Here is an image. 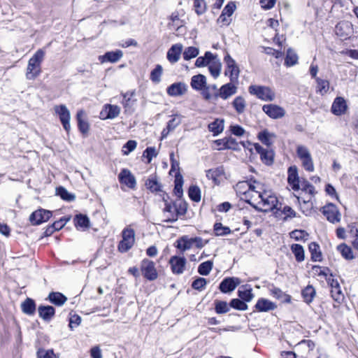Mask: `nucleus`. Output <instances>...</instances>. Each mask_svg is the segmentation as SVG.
<instances>
[{
    "instance_id": "61",
    "label": "nucleus",
    "mask_w": 358,
    "mask_h": 358,
    "mask_svg": "<svg viewBox=\"0 0 358 358\" xmlns=\"http://www.w3.org/2000/svg\"><path fill=\"white\" fill-rule=\"evenodd\" d=\"M269 292L271 295H272L273 297L276 299H280L285 298V301L289 300L287 299V298H289V296L285 294L278 287H272L271 288L269 289Z\"/></svg>"
},
{
    "instance_id": "56",
    "label": "nucleus",
    "mask_w": 358,
    "mask_h": 358,
    "mask_svg": "<svg viewBox=\"0 0 358 358\" xmlns=\"http://www.w3.org/2000/svg\"><path fill=\"white\" fill-rule=\"evenodd\" d=\"M223 173L222 168H216L209 169L206 171V177L209 180H212L214 182H217L218 178Z\"/></svg>"
},
{
    "instance_id": "52",
    "label": "nucleus",
    "mask_w": 358,
    "mask_h": 358,
    "mask_svg": "<svg viewBox=\"0 0 358 358\" xmlns=\"http://www.w3.org/2000/svg\"><path fill=\"white\" fill-rule=\"evenodd\" d=\"M213 267L212 261H206L201 263L198 267V273L201 275H208Z\"/></svg>"
},
{
    "instance_id": "8",
    "label": "nucleus",
    "mask_w": 358,
    "mask_h": 358,
    "mask_svg": "<svg viewBox=\"0 0 358 358\" xmlns=\"http://www.w3.org/2000/svg\"><path fill=\"white\" fill-rule=\"evenodd\" d=\"M141 271L144 278L148 280H155L158 277L155 263L148 259H144L141 261Z\"/></svg>"
},
{
    "instance_id": "60",
    "label": "nucleus",
    "mask_w": 358,
    "mask_h": 358,
    "mask_svg": "<svg viewBox=\"0 0 358 358\" xmlns=\"http://www.w3.org/2000/svg\"><path fill=\"white\" fill-rule=\"evenodd\" d=\"M300 188H301L303 191L308 192L311 196H313L315 194L314 186L305 179L301 180L300 182Z\"/></svg>"
},
{
    "instance_id": "10",
    "label": "nucleus",
    "mask_w": 358,
    "mask_h": 358,
    "mask_svg": "<svg viewBox=\"0 0 358 358\" xmlns=\"http://www.w3.org/2000/svg\"><path fill=\"white\" fill-rule=\"evenodd\" d=\"M56 113L58 114L62 126L66 132L71 129L70 119L71 113L65 105L56 106L55 107Z\"/></svg>"
},
{
    "instance_id": "11",
    "label": "nucleus",
    "mask_w": 358,
    "mask_h": 358,
    "mask_svg": "<svg viewBox=\"0 0 358 358\" xmlns=\"http://www.w3.org/2000/svg\"><path fill=\"white\" fill-rule=\"evenodd\" d=\"M238 82H232L230 81L228 83H226L221 86L219 89V92H217V96L223 100H227L235 94H236L238 90V87L236 84Z\"/></svg>"
},
{
    "instance_id": "21",
    "label": "nucleus",
    "mask_w": 358,
    "mask_h": 358,
    "mask_svg": "<svg viewBox=\"0 0 358 358\" xmlns=\"http://www.w3.org/2000/svg\"><path fill=\"white\" fill-rule=\"evenodd\" d=\"M322 213L331 223L338 222L340 221V214L336 210V206L333 204L324 206L322 208Z\"/></svg>"
},
{
    "instance_id": "46",
    "label": "nucleus",
    "mask_w": 358,
    "mask_h": 358,
    "mask_svg": "<svg viewBox=\"0 0 358 358\" xmlns=\"http://www.w3.org/2000/svg\"><path fill=\"white\" fill-rule=\"evenodd\" d=\"M215 234L217 236H227L231 233L229 227L223 226L221 222H216L213 226Z\"/></svg>"
},
{
    "instance_id": "20",
    "label": "nucleus",
    "mask_w": 358,
    "mask_h": 358,
    "mask_svg": "<svg viewBox=\"0 0 358 358\" xmlns=\"http://www.w3.org/2000/svg\"><path fill=\"white\" fill-rule=\"evenodd\" d=\"M300 180L298 176L297 168L295 166H290L288 169V177L287 182L289 185L294 191H297L300 189Z\"/></svg>"
},
{
    "instance_id": "14",
    "label": "nucleus",
    "mask_w": 358,
    "mask_h": 358,
    "mask_svg": "<svg viewBox=\"0 0 358 358\" xmlns=\"http://www.w3.org/2000/svg\"><path fill=\"white\" fill-rule=\"evenodd\" d=\"M255 151L260 155L262 162L266 165L273 163L274 152L271 149H265L258 143L254 144Z\"/></svg>"
},
{
    "instance_id": "48",
    "label": "nucleus",
    "mask_w": 358,
    "mask_h": 358,
    "mask_svg": "<svg viewBox=\"0 0 358 358\" xmlns=\"http://www.w3.org/2000/svg\"><path fill=\"white\" fill-rule=\"evenodd\" d=\"M302 296L307 303H310L315 296V290L311 285H308L303 291Z\"/></svg>"
},
{
    "instance_id": "44",
    "label": "nucleus",
    "mask_w": 358,
    "mask_h": 358,
    "mask_svg": "<svg viewBox=\"0 0 358 358\" xmlns=\"http://www.w3.org/2000/svg\"><path fill=\"white\" fill-rule=\"evenodd\" d=\"M56 194L66 201H73L76 199L75 194L69 192L64 187H57L56 189Z\"/></svg>"
},
{
    "instance_id": "31",
    "label": "nucleus",
    "mask_w": 358,
    "mask_h": 358,
    "mask_svg": "<svg viewBox=\"0 0 358 358\" xmlns=\"http://www.w3.org/2000/svg\"><path fill=\"white\" fill-rule=\"evenodd\" d=\"M193 245V238H189L187 236L180 237L176 242V247L182 252L189 250Z\"/></svg>"
},
{
    "instance_id": "49",
    "label": "nucleus",
    "mask_w": 358,
    "mask_h": 358,
    "mask_svg": "<svg viewBox=\"0 0 358 358\" xmlns=\"http://www.w3.org/2000/svg\"><path fill=\"white\" fill-rule=\"evenodd\" d=\"M230 303L228 304L226 301H215V310L217 314L227 313L230 310Z\"/></svg>"
},
{
    "instance_id": "18",
    "label": "nucleus",
    "mask_w": 358,
    "mask_h": 358,
    "mask_svg": "<svg viewBox=\"0 0 358 358\" xmlns=\"http://www.w3.org/2000/svg\"><path fill=\"white\" fill-rule=\"evenodd\" d=\"M120 107L117 105L106 104L100 115L103 120L114 119L120 115Z\"/></svg>"
},
{
    "instance_id": "53",
    "label": "nucleus",
    "mask_w": 358,
    "mask_h": 358,
    "mask_svg": "<svg viewBox=\"0 0 358 358\" xmlns=\"http://www.w3.org/2000/svg\"><path fill=\"white\" fill-rule=\"evenodd\" d=\"M70 220L69 217H62L57 221H55L51 227H50L47 231H50V233H52L54 231H58L61 229H62L67 222H69Z\"/></svg>"
},
{
    "instance_id": "27",
    "label": "nucleus",
    "mask_w": 358,
    "mask_h": 358,
    "mask_svg": "<svg viewBox=\"0 0 358 358\" xmlns=\"http://www.w3.org/2000/svg\"><path fill=\"white\" fill-rule=\"evenodd\" d=\"M39 317L43 320L49 322L55 314V309L51 306H40L38 308Z\"/></svg>"
},
{
    "instance_id": "40",
    "label": "nucleus",
    "mask_w": 358,
    "mask_h": 358,
    "mask_svg": "<svg viewBox=\"0 0 358 358\" xmlns=\"http://www.w3.org/2000/svg\"><path fill=\"white\" fill-rule=\"evenodd\" d=\"M232 106L236 110V113L238 114H242L244 113L246 108V101L245 99L238 96H236L232 102Z\"/></svg>"
},
{
    "instance_id": "23",
    "label": "nucleus",
    "mask_w": 358,
    "mask_h": 358,
    "mask_svg": "<svg viewBox=\"0 0 358 358\" xmlns=\"http://www.w3.org/2000/svg\"><path fill=\"white\" fill-rule=\"evenodd\" d=\"M182 51V45L176 43L173 45L167 52V59L172 64L177 62Z\"/></svg>"
},
{
    "instance_id": "45",
    "label": "nucleus",
    "mask_w": 358,
    "mask_h": 358,
    "mask_svg": "<svg viewBox=\"0 0 358 358\" xmlns=\"http://www.w3.org/2000/svg\"><path fill=\"white\" fill-rule=\"evenodd\" d=\"M208 129L214 135L220 134L224 129V120L216 119L214 122L209 124Z\"/></svg>"
},
{
    "instance_id": "63",
    "label": "nucleus",
    "mask_w": 358,
    "mask_h": 358,
    "mask_svg": "<svg viewBox=\"0 0 358 358\" xmlns=\"http://www.w3.org/2000/svg\"><path fill=\"white\" fill-rule=\"evenodd\" d=\"M238 296L245 302H249L250 301L253 297L254 295L252 293L251 289H246L244 290L239 289L238 291Z\"/></svg>"
},
{
    "instance_id": "15",
    "label": "nucleus",
    "mask_w": 358,
    "mask_h": 358,
    "mask_svg": "<svg viewBox=\"0 0 358 358\" xmlns=\"http://www.w3.org/2000/svg\"><path fill=\"white\" fill-rule=\"evenodd\" d=\"M120 182L130 189H134L136 185V180L134 176L127 169L121 170L118 175Z\"/></svg>"
},
{
    "instance_id": "50",
    "label": "nucleus",
    "mask_w": 358,
    "mask_h": 358,
    "mask_svg": "<svg viewBox=\"0 0 358 358\" xmlns=\"http://www.w3.org/2000/svg\"><path fill=\"white\" fill-rule=\"evenodd\" d=\"M189 198L194 202L201 201V189L197 185H191L188 190Z\"/></svg>"
},
{
    "instance_id": "6",
    "label": "nucleus",
    "mask_w": 358,
    "mask_h": 358,
    "mask_svg": "<svg viewBox=\"0 0 358 358\" xmlns=\"http://www.w3.org/2000/svg\"><path fill=\"white\" fill-rule=\"evenodd\" d=\"M296 153L302 162L303 167L309 172L314 171L313 161L308 149L303 145H299Z\"/></svg>"
},
{
    "instance_id": "4",
    "label": "nucleus",
    "mask_w": 358,
    "mask_h": 358,
    "mask_svg": "<svg viewBox=\"0 0 358 358\" xmlns=\"http://www.w3.org/2000/svg\"><path fill=\"white\" fill-rule=\"evenodd\" d=\"M248 92L250 94L264 101H272L275 98V92L267 86L250 85L248 87Z\"/></svg>"
},
{
    "instance_id": "29",
    "label": "nucleus",
    "mask_w": 358,
    "mask_h": 358,
    "mask_svg": "<svg viewBox=\"0 0 358 358\" xmlns=\"http://www.w3.org/2000/svg\"><path fill=\"white\" fill-rule=\"evenodd\" d=\"M123 56V52L118 50L116 51L107 52L103 55L99 57L101 62H109L115 63L118 62Z\"/></svg>"
},
{
    "instance_id": "5",
    "label": "nucleus",
    "mask_w": 358,
    "mask_h": 358,
    "mask_svg": "<svg viewBox=\"0 0 358 358\" xmlns=\"http://www.w3.org/2000/svg\"><path fill=\"white\" fill-rule=\"evenodd\" d=\"M122 241H120L117 248L120 252H127L134 245L135 231L133 229L127 227L122 232Z\"/></svg>"
},
{
    "instance_id": "62",
    "label": "nucleus",
    "mask_w": 358,
    "mask_h": 358,
    "mask_svg": "<svg viewBox=\"0 0 358 358\" xmlns=\"http://www.w3.org/2000/svg\"><path fill=\"white\" fill-rule=\"evenodd\" d=\"M230 306L236 310H245L248 309V305L243 301L238 299H234L230 301Z\"/></svg>"
},
{
    "instance_id": "1",
    "label": "nucleus",
    "mask_w": 358,
    "mask_h": 358,
    "mask_svg": "<svg viewBox=\"0 0 358 358\" xmlns=\"http://www.w3.org/2000/svg\"><path fill=\"white\" fill-rule=\"evenodd\" d=\"M240 189H247L243 194L247 199L246 201L255 208V202H258L263 193V187L261 183L254 181L253 183L243 181L238 183Z\"/></svg>"
},
{
    "instance_id": "3",
    "label": "nucleus",
    "mask_w": 358,
    "mask_h": 358,
    "mask_svg": "<svg viewBox=\"0 0 358 358\" xmlns=\"http://www.w3.org/2000/svg\"><path fill=\"white\" fill-rule=\"evenodd\" d=\"M278 203L277 197L275 195L269 191L264 190L259 201L255 202V209L263 212L271 211L274 208L280 210V208L277 207Z\"/></svg>"
},
{
    "instance_id": "9",
    "label": "nucleus",
    "mask_w": 358,
    "mask_h": 358,
    "mask_svg": "<svg viewBox=\"0 0 358 358\" xmlns=\"http://www.w3.org/2000/svg\"><path fill=\"white\" fill-rule=\"evenodd\" d=\"M262 110L270 118L274 120L282 118L286 115V111L282 107L273 103L264 105L262 106Z\"/></svg>"
},
{
    "instance_id": "12",
    "label": "nucleus",
    "mask_w": 358,
    "mask_h": 358,
    "mask_svg": "<svg viewBox=\"0 0 358 358\" xmlns=\"http://www.w3.org/2000/svg\"><path fill=\"white\" fill-rule=\"evenodd\" d=\"M335 33L345 39L349 38L353 34L352 24L345 20L341 21L336 25Z\"/></svg>"
},
{
    "instance_id": "28",
    "label": "nucleus",
    "mask_w": 358,
    "mask_h": 358,
    "mask_svg": "<svg viewBox=\"0 0 358 358\" xmlns=\"http://www.w3.org/2000/svg\"><path fill=\"white\" fill-rule=\"evenodd\" d=\"M217 92H219V89L215 84L206 85L205 89L201 92V94L206 101L217 100L218 99V96H216Z\"/></svg>"
},
{
    "instance_id": "43",
    "label": "nucleus",
    "mask_w": 358,
    "mask_h": 358,
    "mask_svg": "<svg viewBox=\"0 0 358 358\" xmlns=\"http://www.w3.org/2000/svg\"><path fill=\"white\" fill-rule=\"evenodd\" d=\"M145 185L151 192L161 191V185L157 181L156 176H150L146 180Z\"/></svg>"
},
{
    "instance_id": "32",
    "label": "nucleus",
    "mask_w": 358,
    "mask_h": 358,
    "mask_svg": "<svg viewBox=\"0 0 358 358\" xmlns=\"http://www.w3.org/2000/svg\"><path fill=\"white\" fill-rule=\"evenodd\" d=\"M275 138V134L269 132L267 129H264L258 134L259 140L267 147H270L273 143Z\"/></svg>"
},
{
    "instance_id": "16",
    "label": "nucleus",
    "mask_w": 358,
    "mask_h": 358,
    "mask_svg": "<svg viewBox=\"0 0 358 358\" xmlns=\"http://www.w3.org/2000/svg\"><path fill=\"white\" fill-rule=\"evenodd\" d=\"M51 216V211L44 209H39L31 214L29 220L33 225H38L42 222L48 221Z\"/></svg>"
},
{
    "instance_id": "26",
    "label": "nucleus",
    "mask_w": 358,
    "mask_h": 358,
    "mask_svg": "<svg viewBox=\"0 0 358 358\" xmlns=\"http://www.w3.org/2000/svg\"><path fill=\"white\" fill-rule=\"evenodd\" d=\"M164 200L165 201L164 213L166 217L165 221L171 223L176 222L178 220V213L176 211L174 204L172 205L171 203H168L164 199Z\"/></svg>"
},
{
    "instance_id": "55",
    "label": "nucleus",
    "mask_w": 358,
    "mask_h": 358,
    "mask_svg": "<svg viewBox=\"0 0 358 358\" xmlns=\"http://www.w3.org/2000/svg\"><path fill=\"white\" fill-rule=\"evenodd\" d=\"M163 69L159 64H157L156 67L151 71L150 79L153 83H159L161 81V76L162 75Z\"/></svg>"
},
{
    "instance_id": "57",
    "label": "nucleus",
    "mask_w": 358,
    "mask_h": 358,
    "mask_svg": "<svg viewBox=\"0 0 358 358\" xmlns=\"http://www.w3.org/2000/svg\"><path fill=\"white\" fill-rule=\"evenodd\" d=\"M199 49L195 47H188L183 52V58L185 60H189L196 57L199 55Z\"/></svg>"
},
{
    "instance_id": "33",
    "label": "nucleus",
    "mask_w": 358,
    "mask_h": 358,
    "mask_svg": "<svg viewBox=\"0 0 358 358\" xmlns=\"http://www.w3.org/2000/svg\"><path fill=\"white\" fill-rule=\"evenodd\" d=\"M309 252L311 255V260L313 262H321L322 255L320 245L315 242H312L308 245Z\"/></svg>"
},
{
    "instance_id": "47",
    "label": "nucleus",
    "mask_w": 358,
    "mask_h": 358,
    "mask_svg": "<svg viewBox=\"0 0 358 358\" xmlns=\"http://www.w3.org/2000/svg\"><path fill=\"white\" fill-rule=\"evenodd\" d=\"M74 222L77 228L87 229L89 227L90 220L87 215L82 214L77 215L74 219Z\"/></svg>"
},
{
    "instance_id": "30",
    "label": "nucleus",
    "mask_w": 358,
    "mask_h": 358,
    "mask_svg": "<svg viewBox=\"0 0 358 358\" xmlns=\"http://www.w3.org/2000/svg\"><path fill=\"white\" fill-rule=\"evenodd\" d=\"M277 306L271 301L262 298L259 299L256 305L255 308L259 312H267L275 309Z\"/></svg>"
},
{
    "instance_id": "41",
    "label": "nucleus",
    "mask_w": 358,
    "mask_h": 358,
    "mask_svg": "<svg viewBox=\"0 0 358 358\" xmlns=\"http://www.w3.org/2000/svg\"><path fill=\"white\" fill-rule=\"evenodd\" d=\"M208 69L210 74L215 78H217L221 71V63L216 57L215 59L212 60L208 64Z\"/></svg>"
},
{
    "instance_id": "58",
    "label": "nucleus",
    "mask_w": 358,
    "mask_h": 358,
    "mask_svg": "<svg viewBox=\"0 0 358 358\" xmlns=\"http://www.w3.org/2000/svg\"><path fill=\"white\" fill-rule=\"evenodd\" d=\"M194 8L197 15L203 14L206 10V4L204 0H194Z\"/></svg>"
},
{
    "instance_id": "64",
    "label": "nucleus",
    "mask_w": 358,
    "mask_h": 358,
    "mask_svg": "<svg viewBox=\"0 0 358 358\" xmlns=\"http://www.w3.org/2000/svg\"><path fill=\"white\" fill-rule=\"evenodd\" d=\"M308 233L303 230H294L290 233V236L295 241H303L306 239Z\"/></svg>"
},
{
    "instance_id": "36",
    "label": "nucleus",
    "mask_w": 358,
    "mask_h": 358,
    "mask_svg": "<svg viewBox=\"0 0 358 358\" xmlns=\"http://www.w3.org/2000/svg\"><path fill=\"white\" fill-rule=\"evenodd\" d=\"M216 59V55H213L210 52H206L204 57H199L196 59L195 65L197 67L205 66L208 65L210 62Z\"/></svg>"
},
{
    "instance_id": "39",
    "label": "nucleus",
    "mask_w": 358,
    "mask_h": 358,
    "mask_svg": "<svg viewBox=\"0 0 358 358\" xmlns=\"http://www.w3.org/2000/svg\"><path fill=\"white\" fill-rule=\"evenodd\" d=\"M291 250L298 262H301L305 259V252L302 245L299 244H292L291 245Z\"/></svg>"
},
{
    "instance_id": "59",
    "label": "nucleus",
    "mask_w": 358,
    "mask_h": 358,
    "mask_svg": "<svg viewBox=\"0 0 358 358\" xmlns=\"http://www.w3.org/2000/svg\"><path fill=\"white\" fill-rule=\"evenodd\" d=\"M207 282L208 281L206 279L199 277L192 282V287L194 289L201 291L205 289Z\"/></svg>"
},
{
    "instance_id": "22",
    "label": "nucleus",
    "mask_w": 358,
    "mask_h": 358,
    "mask_svg": "<svg viewBox=\"0 0 358 358\" xmlns=\"http://www.w3.org/2000/svg\"><path fill=\"white\" fill-rule=\"evenodd\" d=\"M348 108L345 100L343 97H336L331 106V112L336 115L344 114Z\"/></svg>"
},
{
    "instance_id": "2",
    "label": "nucleus",
    "mask_w": 358,
    "mask_h": 358,
    "mask_svg": "<svg viewBox=\"0 0 358 358\" xmlns=\"http://www.w3.org/2000/svg\"><path fill=\"white\" fill-rule=\"evenodd\" d=\"M45 57V52L39 49L29 59L26 70V78L27 80H34L41 73V63Z\"/></svg>"
},
{
    "instance_id": "19",
    "label": "nucleus",
    "mask_w": 358,
    "mask_h": 358,
    "mask_svg": "<svg viewBox=\"0 0 358 358\" xmlns=\"http://www.w3.org/2000/svg\"><path fill=\"white\" fill-rule=\"evenodd\" d=\"M241 283L238 278H226L220 284L219 288L223 293L231 292Z\"/></svg>"
},
{
    "instance_id": "24",
    "label": "nucleus",
    "mask_w": 358,
    "mask_h": 358,
    "mask_svg": "<svg viewBox=\"0 0 358 358\" xmlns=\"http://www.w3.org/2000/svg\"><path fill=\"white\" fill-rule=\"evenodd\" d=\"M187 90V85L182 83H176L171 85L166 90L167 94L171 96H182Z\"/></svg>"
},
{
    "instance_id": "38",
    "label": "nucleus",
    "mask_w": 358,
    "mask_h": 358,
    "mask_svg": "<svg viewBox=\"0 0 358 358\" xmlns=\"http://www.w3.org/2000/svg\"><path fill=\"white\" fill-rule=\"evenodd\" d=\"M317 83V93L321 95L326 94L329 90V82L327 80L322 79L320 78H316Z\"/></svg>"
},
{
    "instance_id": "51",
    "label": "nucleus",
    "mask_w": 358,
    "mask_h": 358,
    "mask_svg": "<svg viewBox=\"0 0 358 358\" xmlns=\"http://www.w3.org/2000/svg\"><path fill=\"white\" fill-rule=\"evenodd\" d=\"M298 62V56L292 49H288L285 59V64L287 66H292Z\"/></svg>"
},
{
    "instance_id": "42",
    "label": "nucleus",
    "mask_w": 358,
    "mask_h": 358,
    "mask_svg": "<svg viewBox=\"0 0 358 358\" xmlns=\"http://www.w3.org/2000/svg\"><path fill=\"white\" fill-rule=\"evenodd\" d=\"M136 92L135 90L128 91L125 93H122L123 96V100L122 101V104L123 105L125 110L129 108L135 102V100H131V98L135 96Z\"/></svg>"
},
{
    "instance_id": "25",
    "label": "nucleus",
    "mask_w": 358,
    "mask_h": 358,
    "mask_svg": "<svg viewBox=\"0 0 358 358\" xmlns=\"http://www.w3.org/2000/svg\"><path fill=\"white\" fill-rule=\"evenodd\" d=\"M206 85L207 82L205 76L198 74L192 77L191 86L194 90L203 92Z\"/></svg>"
},
{
    "instance_id": "7",
    "label": "nucleus",
    "mask_w": 358,
    "mask_h": 358,
    "mask_svg": "<svg viewBox=\"0 0 358 358\" xmlns=\"http://www.w3.org/2000/svg\"><path fill=\"white\" fill-rule=\"evenodd\" d=\"M224 61L227 65L225 75L229 76L230 81L238 82L240 70L236 61L228 53L225 55Z\"/></svg>"
},
{
    "instance_id": "17",
    "label": "nucleus",
    "mask_w": 358,
    "mask_h": 358,
    "mask_svg": "<svg viewBox=\"0 0 358 358\" xmlns=\"http://www.w3.org/2000/svg\"><path fill=\"white\" fill-rule=\"evenodd\" d=\"M236 9V5L234 2H229L224 8L221 15L217 19V22L223 26H227L231 23V16Z\"/></svg>"
},
{
    "instance_id": "35",
    "label": "nucleus",
    "mask_w": 358,
    "mask_h": 358,
    "mask_svg": "<svg viewBox=\"0 0 358 358\" xmlns=\"http://www.w3.org/2000/svg\"><path fill=\"white\" fill-rule=\"evenodd\" d=\"M48 299L52 303L61 306L67 301V297L60 292H50Z\"/></svg>"
},
{
    "instance_id": "13",
    "label": "nucleus",
    "mask_w": 358,
    "mask_h": 358,
    "mask_svg": "<svg viewBox=\"0 0 358 358\" xmlns=\"http://www.w3.org/2000/svg\"><path fill=\"white\" fill-rule=\"evenodd\" d=\"M171 271L174 274H182L187 264V259L184 257L172 256L169 262Z\"/></svg>"
},
{
    "instance_id": "37",
    "label": "nucleus",
    "mask_w": 358,
    "mask_h": 358,
    "mask_svg": "<svg viewBox=\"0 0 358 358\" xmlns=\"http://www.w3.org/2000/svg\"><path fill=\"white\" fill-rule=\"evenodd\" d=\"M85 113L83 110H79L77 113L76 118L78 120V127L79 130L83 134H86L89 131V124L85 120H83V116Z\"/></svg>"
},
{
    "instance_id": "34",
    "label": "nucleus",
    "mask_w": 358,
    "mask_h": 358,
    "mask_svg": "<svg viewBox=\"0 0 358 358\" xmlns=\"http://www.w3.org/2000/svg\"><path fill=\"white\" fill-rule=\"evenodd\" d=\"M36 306L35 301L30 298L26 299L21 304L22 312L28 315H34L36 312Z\"/></svg>"
},
{
    "instance_id": "54",
    "label": "nucleus",
    "mask_w": 358,
    "mask_h": 358,
    "mask_svg": "<svg viewBox=\"0 0 358 358\" xmlns=\"http://www.w3.org/2000/svg\"><path fill=\"white\" fill-rule=\"evenodd\" d=\"M337 249L345 259H352L354 258L352 249L347 245L341 244L337 247Z\"/></svg>"
}]
</instances>
